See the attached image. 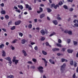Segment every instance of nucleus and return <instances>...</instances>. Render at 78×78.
I'll return each mask as SVG.
<instances>
[{"instance_id":"13","label":"nucleus","mask_w":78,"mask_h":78,"mask_svg":"<svg viewBox=\"0 0 78 78\" xmlns=\"http://www.w3.org/2000/svg\"><path fill=\"white\" fill-rule=\"evenodd\" d=\"M18 8H20L21 10L22 9H23V7L22 5H18Z\"/></svg>"},{"instance_id":"15","label":"nucleus","mask_w":78,"mask_h":78,"mask_svg":"<svg viewBox=\"0 0 78 78\" xmlns=\"http://www.w3.org/2000/svg\"><path fill=\"white\" fill-rule=\"evenodd\" d=\"M44 68L42 66H40L38 67L37 68V69L39 70H40L41 69H43Z\"/></svg>"},{"instance_id":"38","label":"nucleus","mask_w":78,"mask_h":78,"mask_svg":"<svg viewBox=\"0 0 78 78\" xmlns=\"http://www.w3.org/2000/svg\"><path fill=\"white\" fill-rule=\"evenodd\" d=\"M41 41H44V40H45V37H42L41 38Z\"/></svg>"},{"instance_id":"31","label":"nucleus","mask_w":78,"mask_h":78,"mask_svg":"<svg viewBox=\"0 0 78 78\" xmlns=\"http://www.w3.org/2000/svg\"><path fill=\"white\" fill-rule=\"evenodd\" d=\"M74 66L75 67H76L77 66V63L76 62H74Z\"/></svg>"},{"instance_id":"58","label":"nucleus","mask_w":78,"mask_h":78,"mask_svg":"<svg viewBox=\"0 0 78 78\" xmlns=\"http://www.w3.org/2000/svg\"><path fill=\"white\" fill-rule=\"evenodd\" d=\"M27 63L28 64H33V63H32V62H31V61H28L27 62Z\"/></svg>"},{"instance_id":"57","label":"nucleus","mask_w":78,"mask_h":78,"mask_svg":"<svg viewBox=\"0 0 78 78\" xmlns=\"http://www.w3.org/2000/svg\"><path fill=\"white\" fill-rule=\"evenodd\" d=\"M28 8L29 10H30V11H31V10H32V8H31L30 7H29Z\"/></svg>"},{"instance_id":"25","label":"nucleus","mask_w":78,"mask_h":78,"mask_svg":"<svg viewBox=\"0 0 78 78\" xmlns=\"http://www.w3.org/2000/svg\"><path fill=\"white\" fill-rule=\"evenodd\" d=\"M63 8L66 9H68V7H67V6L66 5H63Z\"/></svg>"},{"instance_id":"40","label":"nucleus","mask_w":78,"mask_h":78,"mask_svg":"<svg viewBox=\"0 0 78 78\" xmlns=\"http://www.w3.org/2000/svg\"><path fill=\"white\" fill-rule=\"evenodd\" d=\"M18 62H19V60H16L15 62V64L16 65L17 64V63H18Z\"/></svg>"},{"instance_id":"43","label":"nucleus","mask_w":78,"mask_h":78,"mask_svg":"<svg viewBox=\"0 0 78 78\" xmlns=\"http://www.w3.org/2000/svg\"><path fill=\"white\" fill-rule=\"evenodd\" d=\"M34 49H35V50H38L37 46H36L34 48Z\"/></svg>"},{"instance_id":"37","label":"nucleus","mask_w":78,"mask_h":78,"mask_svg":"<svg viewBox=\"0 0 78 78\" xmlns=\"http://www.w3.org/2000/svg\"><path fill=\"white\" fill-rule=\"evenodd\" d=\"M30 7V6L28 4L26 5V9H28Z\"/></svg>"},{"instance_id":"56","label":"nucleus","mask_w":78,"mask_h":78,"mask_svg":"<svg viewBox=\"0 0 78 78\" xmlns=\"http://www.w3.org/2000/svg\"><path fill=\"white\" fill-rule=\"evenodd\" d=\"M2 30H3V31H5V32L6 31V30L5 29L2 28Z\"/></svg>"},{"instance_id":"55","label":"nucleus","mask_w":78,"mask_h":78,"mask_svg":"<svg viewBox=\"0 0 78 78\" xmlns=\"http://www.w3.org/2000/svg\"><path fill=\"white\" fill-rule=\"evenodd\" d=\"M1 6H2V7H3L4 6V4L3 3H2L0 5Z\"/></svg>"},{"instance_id":"21","label":"nucleus","mask_w":78,"mask_h":78,"mask_svg":"<svg viewBox=\"0 0 78 78\" xmlns=\"http://www.w3.org/2000/svg\"><path fill=\"white\" fill-rule=\"evenodd\" d=\"M54 34H56V33L54 32H53L52 34H51L50 35L49 37H51L52 36H53Z\"/></svg>"},{"instance_id":"23","label":"nucleus","mask_w":78,"mask_h":78,"mask_svg":"<svg viewBox=\"0 0 78 78\" xmlns=\"http://www.w3.org/2000/svg\"><path fill=\"white\" fill-rule=\"evenodd\" d=\"M5 59L6 60L9 61H11V58H10L9 57H8L7 58H6Z\"/></svg>"},{"instance_id":"30","label":"nucleus","mask_w":78,"mask_h":78,"mask_svg":"<svg viewBox=\"0 0 78 78\" xmlns=\"http://www.w3.org/2000/svg\"><path fill=\"white\" fill-rule=\"evenodd\" d=\"M46 46H49V47H51V45H49V43H48V42H46Z\"/></svg>"},{"instance_id":"36","label":"nucleus","mask_w":78,"mask_h":78,"mask_svg":"<svg viewBox=\"0 0 78 78\" xmlns=\"http://www.w3.org/2000/svg\"><path fill=\"white\" fill-rule=\"evenodd\" d=\"M56 45L58 47H61V45L60 44H59L58 43H57Z\"/></svg>"},{"instance_id":"22","label":"nucleus","mask_w":78,"mask_h":78,"mask_svg":"<svg viewBox=\"0 0 78 78\" xmlns=\"http://www.w3.org/2000/svg\"><path fill=\"white\" fill-rule=\"evenodd\" d=\"M70 64L71 66H73V60H71L70 61Z\"/></svg>"},{"instance_id":"14","label":"nucleus","mask_w":78,"mask_h":78,"mask_svg":"<svg viewBox=\"0 0 78 78\" xmlns=\"http://www.w3.org/2000/svg\"><path fill=\"white\" fill-rule=\"evenodd\" d=\"M42 53L44 55H47V53L44 51H42Z\"/></svg>"},{"instance_id":"16","label":"nucleus","mask_w":78,"mask_h":78,"mask_svg":"<svg viewBox=\"0 0 78 78\" xmlns=\"http://www.w3.org/2000/svg\"><path fill=\"white\" fill-rule=\"evenodd\" d=\"M74 26H73V27L75 28V27H78V24L77 23H76L74 24Z\"/></svg>"},{"instance_id":"18","label":"nucleus","mask_w":78,"mask_h":78,"mask_svg":"<svg viewBox=\"0 0 78 78\" xmlns=\"http://www.w3.org/2000/svg\"><path fill=\"white\" fill-rule=\"evenodd\" d=\"M5 45L3 44H2L0 45V48H2L4 47Z\"/></svg>"},{"instance_id":"1","label":"nucleus","mask_w":78,"mask_h":78,"mask_svg":"<svg viewBox=\"0 0 78 78\" xmlns=\"http://www.w3.org/2000/svg\"><path fill=\"white\" fill-rule=\"evenodd\" d=\"M66 66V63H64L61 67V73H63L64 70H65V67Z\"/></svg>"},{"instance_id":"54","label":"nucleus","mask_w":78,"mask_h":78,"mask_svg":"<svg viewBox=\"0 0 78 78\" xmlns=\"http://www.w3.org/2000/svg\"><path fill=\"white\" fill-rule=\"evenodd\" d=\"M30 68H32L33 69H35V67L34 66H31Z\"/></svg>"},{"instance_id":"61","label":"nucleus","mask_w":78,"mask_h":78,"mask_svg":"<svg viewBox=\"0 0 78 78\" xmlns=\"http://www.w3.org/2000/svg\"><path fill=\"white\" fill-rule=\"evenodd\" d=\"M62 50H63V51H65L66 50V48H62Z\"/></svg>"},{"instance_id":"6","label":"nucleus","mask_w":78,"mask_h":78,"mask_svg":"<svg viewBox=\"0 0 78 78\" xmlns=\"http://www.w3.org/2000/svg\"><path fill=\"white\" fill-rule=\"evenodd\" d=\"M67 51L69 53H72V52H73V50H71L70 49H68L67 50Z\"/></svg>"},{"instance_id":"46","label":"nucleus","mask_w":78,"mask_h":78,"mask_svg":"<svg viewBox=\"0 0 78 78\" xmlns=\"http://www.w3.org/2000/svg\"><path fill=\"white\" fill-rule=\"evenodd\" d=\"M39 71L40 73H43V72H44V70H43V69L40 70H39Z\"/></svg>"},{"instance_id":"11","label":"nucleus","mask_w":78,"mask_h":78,"mask_svg":"<svg viewBox=\"0 0 78 78\" xmlns=\"http://www.w3.org/2000/svg\"><path fill=\"white\" fill-rule=\"evenodd\" d=\"M45 17V14H42L40 16V19H42L43 17Z\"/></svg>"},{"instance_id":"63","label":"nucleus","mask_w":78,"mask_h":78,"mask_svg":"<svg viewBox=\"0 0 78 78\" xmlns=\"http://www.w3.org/2000/svg\"><path fill=\"white\" fill-rule=\"evenodd\" d=\"M37 19H34V21L36 23V22H37Z\"/></svg>"},{"instance_id":"17","label":"nucleus","mask_w":78,"mask_h":78,"mask_svg":"<svg viewBox=\"0 0 78 78\" xmlns=\"http://www.w3.org/2000/svg\"><path fill=\"white\" fill-rule=\"evenodd\" d=\"M57 7H58V8L59 7V5L57 4L56 5H55L54 6V8H55V9H57Z\"/></svg>"},{"instance_id":"19","label":"nucleus","mask_w":78,"mask_h":78,"mask_svg":"<svg viewBox=\"0 0 78 78\" xmlns=\"http://www.w3.org/2000/svg\"><path fill=\"white\" fill-rule=\"evenodd\" d=\"M1 13L2 14H6V12L5 10H3L1 11Z\"/></svg>"},{"instance_id":"64","label":"nucleus","mask_w":78,"mask_h":78,"mask_svg":"<svg viewBox=\"0 0 78 78\" xmlns=\"http://www.w3.org/2000/svg\"><path fill=\"white\" fill-rule=\"evenodd\" d=\"M14 8H15V9H18V8H17V7L16 6H15L14 7Z\"/></svg>"},{"instance_id":"32","label":"nucleus","mask_w":78,"mask_h":78,"mask_svg":"<svg viewBox=\"0 0 78 78\" xmlns=\"http://www.w3.org/2000/svg\"><path fill=\"white\" fill-rule=\"evenodd\" d=\"M11 23H12V21H10L8 23V25H11Z\"/></svg>"},{"instance_id":"29","label":"nucleus","mask_w":78,"mask_h":78,"mask_svg":"<svg viewBox=\"0 0 78 78\" xmlns=\"http://www.w3.org/2000/svg\"><path fill=\"white\" fill-rule=\"evenodd\" d=\"M68 33L69 34H70V35L72 34V31L70 30L68 31Z\"/></svg>"},{"instance_id":"3","label":"nucleus","mask_w":78,"mask_h":78,"mask_svg":"<svg viewBox=\"0 0 78 78\" xmlns=\"http://www.w3.org/2000/svg\"><path fill=\"white\" fill-rule=\"evenodd\" d=\"M2 56L3 57H4V56H6V52H5V51L4 50H2Z\"/></svg>"},{"instance_id":"62","label":"nucleus","mask_w":78,"mask_h":78,"mask_svg":"<svg viewBox=\"0 0 78 78\" xmlns=\"http://www.w3.org/2000/svg\"><path fill=\"white\" fill-rule=\"evenodd\" d=\"M57 19L58 20H61V19L60 18V17H57Z\"/></svg>"},{"instance_id":"45","label":"nucleus","mask_w":78,"mask_h":78,"mask_svg":"<svg viewBox=\"0 0 78 78\" xmlns=\"http://www.w3.org/2000/svg\"><path fill=\"white\" fill-rule=\"evenodd\" d=\"M68 30H66L64 31V33H68Z\"/></svg>"},{"instance_id":"26","label":"nucleus","mask_w":78,"mask_h":78,"mask_svg":"<svg viewBox=\"0 0 78 78\" xmlns=\"http://www.w3.org/2000/svg\"><path fill=\"white\" fill-rule=\"evenodd\" d=\"M63 4L62 3V1H60L58 3V5H62Z\"/></svg>"},{"instance_id":"41","label":"nucleus","mask_w":78,"mask_h":78,"mask_svg":"<svg viewBox=\"0 0 78 78\" xmlns=\"http://www.w3.org/2000/svg\"><path fill=\"white\" fill-rule=\"evenodd\" d=\"M70 39H68L67 40L68 44H70Z\"/></svg>"},{"instance_id":"27","label":"nucleus","mask_w":78,"mask_h":78,"mask_svg":"<svg viewBox=\"0 0 78 78\" xmlns=\"http://www.w3.org/2000/svg\"><path fill=\"white\" fill-rule=\"evenodd\" d=\"M18 41V40H17V39L14 40L12 42V44H14V43H16V41Z\"/></svg>"},{"instance_id":"59","label":"nucleus","mask_w":78,"mask_h":78,"mask_svg":"<svg viewBox=\"0 0 78 78\" xmlns=\"http://www.w3.org/2000/svg\"><path fill=\"white\" fill-rule=\"evenodd\" d=\"M16 11H17V12H18L19 13H20V10L18 9V10H16Z\"/></svg>"},{"instance_id":"24","label":"nucleus","mask_w":78,"mask_h":78,"mask_svg":"<svg viewBox=\"0 0 78 78\" xmlns=\"http://www.w3.org/2000/svg\"><path fill=\"white\" fill-rule=\"evenodd\" d=\"M16 28V26H14L12 27L11 28V30H15Z\"/></svg>"},{"instance_id":"8","label":"nucleus","mask_w":78,"mask_h":78,"mask_svg":"<svg viewBox=\"0 0 78 78\" xmlns=\"http://www.w3.org/2000/svg\"><path fill=\"white\" fill-rule=\"evenodd\" d=\"M22 51L23 53H24V56H27V53H26V51H25V50H23Z\"/></svg>"},{"instance_id":"12","label":"nucleus","mask_w":78,"mask_h":78,"mask_svg":"<svg viewBox=\"0 0 78 78\" xmlns=\"http://www.w3.org/2000/svg\"><path fill=\"white\" fill-rule=\"evenodd\" d=\"M53 60L51 59H50L49 60V62L51 64H55V62H52Z\"/></svg>"},{"instance_id":"2","label":"nucleus","mask_w":78,"mask_h":78,"mask_svg":"<svg viewBox=\"0 0 78 78\" xmlns=\"http://www.w3.org/2000/svg\"><path fill=\"white\" fill-rule=\"evenodd\" d=\"M21 22V21L19 20L15 22V25H19L20 24V23Z\"/></svg>"},{"instance_id":"47","label":"nucleus","mask_w":78,"mask_h":78,"mask_svg":"<svg viewBox=\"0 0 78 78\" xmlns=\"http://www.w3.org/2000/svg\"><path fill=\"white\" fill-rule=\"evenodd\" d=\"M58 42L59 44H61V40L60 39H58Z\"/></svg>"},{"instance_id":"33","label":"nucleus","mask_w":78,"mask_h":78,"mask_svg":"<svg viewBox=\"0 0 78 78\" xmlns=\"http://www.w3.org/2000/svg\"><path fill=\"white\" fill-rule=\"evenodd\" d=\"M76 22H77V23H78V20H74V21H73V22L74 23H76Z\"/></svg>"},{"instance_id":"5","label":"nucleus","mask_w":78,"mask_h":78,"mask_svg":"<svg viewBox=\"0 0 78 78\" xmlns=\"http://www.w3.org/2000/svg\"><path fill=\"white\" fill-rule=\"evenodd\" d=\"M40 32L42 34V35H45V31L44 30H41Z\"/></svg>"},{"instance_id":"4","label":"nucleus","mask_w":78,"mask_h":78,"mask_svg":"<svg viewBox=\"0 0 78 78\" xmlns=\"http://www.w3.org/2000/svg\"><path fill=\"white\" fill-rule=\"evenodd\" d=\"M52 50L53 51H59V48H53L52 49Z\"/></svg>"},{"instance_id":"51","label":"nucleus","mask_w":78,"mask_h":78,"mask_svg":"<svg viewBox=\"0 0 78 78\" xmlns=\"http://www.w3.org/2000/svg\"><path fill=\"white\" fill-rule=\"evenodd\" d=\"M44 63H45V66L46 67V66H47V62L46 61V62H44Z\"/></svg>"},{"instance_id":"60","label":"nucleus","mask_w":78,"mask_h":78,"mask_svg":"<svg viewBox=\"0 0 78 78\" xmlns=\"http://www.w3.org/2000/svg\"><path fill=\"white\" fill-rule=\"evenodd\" d=\"M75 76H75V73H74L73 76V78H75Z\"/></svg>"},{"instance_id":"53","label":"nucleus","mask_w":78,"mask_h":78,"mask_svg":"<svg viewBox=\"0 0 78 78\" xmlns=\"http://www.w3.org/2000/svg\"><path fill=\"white\" fill-rule=\"evenodd\" d=\"M65 59L64 58H62V62H64L65 61Z\"/></svg>"},{"instance_id":"42","label":"nucleus","mask_w":78,"mask_h":78,"mask_svg":"<svg viewBox=\"0 0 78 78\" xmlns=\"http://www.w3.org/2000/svg\"><path fill=\"white\" fill-rule=\"evenodd\" d=\"M5 18L7 19H9V16L8 15H5Z\"/></svg>"},{"instance_id":"7","label":"nucleus","mask_w":78,"mask_h":78,"mask_svg":"<svg viewBox=\"0 0 78 78\" xmlns=\"http://www.w3.org/2000/svg\"><path fill=\"white\" fill-rule=\"evenodd\" d=\"M46 9L48 11V12H51V9H50L48 8H47Z\"/></svg>"},{"instance_id":"34","label":"nucleus","mask_w":78,"mask_h":78,"mask_svg":"<svg viewBox=\"0 0 78 78\" xmlns=\"http://www.w3.org/2000/svg\"><path fill=\"white\" fill-rule=\"evenodd\" d=\"M32 61L33 62H36L37 61V60H36V59L34 58L32 59Z\"/></svg>"},{"instance_id":"20","label":"nucleus","mask_w":78,"mask_h":78,"mask_svg":"<svg viewBox=\"0 0 78 78\" xmlns=\"http://www.w3.org/2000/svg\"><path fill=\"white\" fill-rule=\"evenodd\" d=\"M8 78H14L13 75H10L7 76Z\"/></svg>"},{"instance_id":"28","label":"nucleus","mask_w":78,"mask_h":78,"mask_svg":"<svg viewBox=\"0 0 78 78\" xmlns=\"http://www.w3.org/2000/svg\"><path fill=\"white\" fill-rule=\"evenodd\" d=\"M28 27L29 28H30H30H32V24H30L28 26Z\"/></svg>"},{"instance_id":"44","label":"nucleus","mask_w":78,"mask_h":78,"mask_svg":"<svg viewBox=\"0 0 78 78\" xmlns=\"http://www.w3.org/2000/svg\"><path fill=\"white\" fill-rule=\"evenodd\" d=\"M39 9H40V11L41 12H42L43 11V9H42V8L41 7H40L39 8Z\"/></svg>"},{"instance_id":"50","label":"nucleus","mask_w":78,"mask_h":78,"mask_svg":"<svg viewBox=\"0 0 78 78\" xmlns=\"http://www.w3.org/2000/svg\"><path fill=\"white\" fill-rule=\"evenodd\" d=\"M73 9L72 8H70L69 9V11H71V12L73 11Z\"/></svg>"},{"instance_id":"48","label":"nucleus","mask_w":78,"mask_h":78,"mask_svg":"<svg viewBox=\"0 0 78 78\" xmlns=\"http://www.w3.org/2000/svg\"><path fill=\"white\" fill-rule=\"evenodd\" d=\"M55 5V4L53 3L51 4L52 8H53V7H54V6Z\"/></svg>"},{"instance_id":"49","label":"nucleus","mask_w":78,"mask_h":78,"mask_svg":"<svg viewBox=\"0 0 78 78\" xmlns=\"http://www.w3.org/2000/svg\"><path fill=\"white\" fill-rule=\"evenodd\" d=\"M67 2H73V0H67Z\"/></svg>"},{"instance_id":"9","label":"nucleus","mask_w":78,"mask_h":78,"mask_svg":"<svg viewBox=\"0 0 78 78\" xmlns=\"http://www.w3.org/2000/svg\"><path fill=\"white\" fill-rule=\"evenodd\" d=\"M53 23L55 25H58V22H57V20H55L53 21Z\"/></svg>"},{"instance_id":"10","label":"nucleus","mask_w":78,"mask_h":78,"mask_svg":"<svg viewBox=\"0 0 78 78\" xmlns=\"http://www.w3.org/2000/svg\"><path fill=\"white\" fill-rule=\"evenodd\" d=\"M21 43L22 44H24L25 43V42H26V40H25V39H23L21 41Z\"/></svg>"},{"instance_id":"35","label":"nucleus","mask_w":78,"mask_h":78,"mask_svg":"<svg viewBox=\"0 0 78 78\" xmlns=\"http://www.w3.org/2000/svg\"><path fill=\"white\" fill-rule=\"evenodd\" d=\"M19 36H20L21 37H22L23 36V34L22 33H20Z\"/></svg>"},{"instance_id":"52","label":"nucleus","mask_w":78,"mask_h":78,"mask_svg":"<svg viewBox=\"0 0 78 78\" xmlns=\"http://www.w3.org/2000/svg\"><path fill=\"white\" fill-rule=\"evenodd\" d=\"M42 60L44 61V62H45L46 61H46V60H45V58H42Z\"/></svg>"},{"instance_id":"39","label":"nucleus","mask_w":78,"mask_h":78,"mask_svg":"<svg viewBox=\"0 0 78 78\" xmlns=\"http://www.w3.org/2000/svg\"><path fill=\"white\" fill-rule=\"evenodd\" d=\"M73 43L74 45H77V42L76 41H73Z\"/></svg>"}]
</instances>
